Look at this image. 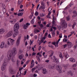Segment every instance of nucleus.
I'll use <instances>...</instances> for the list:
<instances>
[{"label": "nucleus", "instance_id": "obj_1", "mask_svg": "<svg viewBox=\"0 0 77 77\" xmlns=\"http://www.w3.org/2000/svg\"><path fill=\"white\" fill-rule=\"evenodd\" d=\"M17 54V49L14 48H13L11 51H8L7 54L8 58V60H11L12 57L13 56V57H14L15 54Z\"/></svg>", "mask_w": 77, "mask_h": 77}, {"label": "nucleus", "instance_id": "obj_2", "mask_svg": "<svg viewBox=\"0 0 77 77\" xmlns=\"http://www.w3.org/2000/svg\"><path fill=\"white\" fill-rule=\"evenodd\" d=\"M15 40L14 39H12L11 38H8V39L7 44L8 45H12L14 44V42Z\"/></svg>", "mask_w": 77, "mask_h": 77}, {"label": "nucleus", "instance_id": "obj_3", "mask_svg": "<svg viewBox=\"0 0 77 77\" xmlns=\"http://www.w3.org/2000/svg\"><path fill=\"white\" fill-rule=\"evenodd\" d=\"M6 66H7V65H6V61H4L3 62V64L2 66L1 67V70L2 71H4L5 70L6 68Z\"/></svg>", "mask_w": 77, "mask_h": 77}, {"label": "nucleus", "instance_id": "obj_4", "mask_svg": "<svg viewBox=\"0 0 77 77\" xmlns=\"http://www.w3.org/2000/svg\"><path fill=\"white\" fill-rule=\"evenodd\" d=\"M41 6H40L39 8V9H42V10H44L45 9V3L43 1H41Z\"/></svg>", "mask_w": 77, "mask_h": 77}, {"label": "nucleus", "instance_id": "obj_5", "mask_svg": "<svg viewBox=\"0 0 77 77\" xmlns=\"http://www.w3.org/2000/svg\"><path fill=\"white\" fill-rule=\"evenodd\" d=\"M0 47L1 48H7L8 46L5 44L4 42H2L1 43Z\"/></svg>", "mask_w": 77, "mask_h": 77}, {"label": "nucleus", "instance_id": "obj_6", "mask_svg": "<svg viewBox=\"0 0 77 77\" xmlns=\"http://www.w3.org/2000/svg\"><path fill=\"white\" fill-rule=\"evenodd\" d=\"M61 23H62V26L63 27H64V28H66L67 27V24L66 23V22H65V20H62V19H61Z\"/></svg>", "mask_w": 77, "mask_h": 77}, {"label": "nucleus", "instance_id": "obj_7", "mask_svg": "<svg viewBox=\"0 0 77 77\" xmlns=\"http://www.w3.org/2000/svg\"><path fill=\"white\" fill-rule=\"evenodd\" d=\"M19 27H20L19 23H16V24H14V30H18L19 29Z\"/></svg>", "mask_w": 77, "mask_h": 77}, {"label": "nucleus", "instance_id": "obj_8", "mask_svg": "<svg viewBox=\"0 0 77 77\" xmlns=\"http://www.w3.org/2000/svg\"><path fill=\"white\" fill-rule=\"evenodd\" d=\"M13 33H14L13 31H11L7 34L6 36L7 37H10V36H11L13 35Z\"/></svg>", "mask_w": 77, "mask_h": 77}, {"label": "nucleus", "instance_id": "obj_9", "mask_svg": "<svg viewBox=\"0 0 77 77\" xmlns=\"http://www.w3.org/2000/svg\"><path fill=\"white\" fill-rule=\"evenodd\" d=\"M57 71H58L59 73H62V68L60 66H58L56 68Z\"/></svg>", "mask_w": 77, "mask_h": 77}, {"label": "nucleus", "instance_id": "obj_10", "mask_svg": "<svg viewBox=\"0 0 77 77\" xmlns=\"http://www.w3.org/2000/svg\"><path fill=\"white\" fill-rule=\"evenodd\" d=\"M15 32L13 35V38H15L16 37V36L18 34V30H14Z\"/></svg>", "mask_w": 77, "mask_h": 77}, {"label": "nucleus", "instance_id": "obj_11", "mask_svg": "<svg viewBox=\"0 0 77 77\" xmlns=\"http://www.w3.org/2000/svg\"><path fill=\"white\" fill-rule=\"evenodd\" d=\"M35 65V62L33 60H32L31 62V66H30V68H32Z\"/></svg>", "mask_w": 77, "mask_h": 77}, {"label": "nucleus", "instance_id": "obj_12", "mask_svg": "<svg viewBox=\"0 0 77 77\" xmlns=\"http://www.w3.org/2000/svg\"><path fill=\"white\" fill-rule=\"evenodd\" d=\"M48 68H50V69H54L55 68V65H48Z\"/></svg>", "mask_w": 77, "mask_h": 77}, {"label": "nucleus", "instance_id": "obj_13", "mask_svg": "<svg viewBox=\"0 0 77 77\" xmlns=\"http://www.w3.org/2000/svg\"><path fill=\"white\" fill-rule=\"evenodd\" d=\"M9 72H10V73H11V74H14V70H13L12 67H9Z\"/></svg>", "mask_w": 77, "mask_h": 77}, {"label": "nucleus", "instance_id": "obj_14", "mask_svg": "<svg viewBox=\"0 0 77 77\" xmlns=\"http://www.w3.org/2000/svg\"><path fill=\"white\" fill-rule=\"evenodd\" d=\"M69 60L71 62L74 63V62H75V59L74 58H70L69 59Z\"/></svg>", "mask_w": 77, "mask_h": 77}, {"label": "nucleus", "instance_id": "obj_15", "mask_svg": "<svg viewBox=\"0 0 77 77\" xmlns=\"http://www.w3.org/2000/svg\"><path fill=\"white\" fill-rule=\"evenodd\" d=\"M45 39V37L42 38H41L40 42H39L38 44L39 45H41V43L43 42H44V41Z\"/></svg>", "mask_w": 77, "mask_h": 77}, {"label": "nucleus", "instance_id": "obj_16", "mask_svg": "<svg viewBox=\"0 0 77 77\" xmlns=\"http://www.w3.org/2000/svg\"><path fill=\"white\" fill-rule=\"evenodd\" d=\"M64 57H65V59H68L69 57V55L66 53H64Z\"/></svg>", "mask_w": 77, "mask_h": 77}, {"label": "nucleus", "instance_id": "obj_17", "mask_svg": "<svg viewBox=\"0 0 77 77\" xmlns=\"http://www.w3.org/2000/svg\"><path fill=\"white\" fill-rule=\"evenodd\" d=\"M48 53L50 54L51 53V54L50 55V57L52 56L53 55V53H54V51H50L48 52Z\"/></svg>", "mask_w": 77, "mask_h": 77}, {"label": "nucleus", "instance_id": "obj_18", "mask_svg": "<svg viewBox=\"0 0 77 77\" xmlns=\"http://www.w3.org/2000/svg\"><path fill=\"white\" fill-rule=\"evenodd\" d=\"M5 32V29H4L2 28L0 29V34H2Z\"/></svg>", "mask_w": 77, "mask_h": 77}, {"label": "nucleus", "instance_id": "obj_19", "mask_svg": "<svg viewBox=\"0 0 77 77\" xmlns=\"http://www.w3.org/2000/svg\"><path fill=\"white\" fill-rule=\"evenodd\" d=\"M73 13L74 14V15L72 16V17H76L77 16V12L76 11L74 10L73 11Z\"/></svg>", "mask_w": 77, "mask_h": 77}, {"label": "nucleus", "instance_id": "obj_20", "mask_svg": "<svg viewBox=\"0 0 77 77\" xmlns=\"http://www.w3.org/2000/svg\"><path fill=\"white\" fill-rule=\"evenodd\" d=\"M24 57V55H23V54H21L19 56V59H20V60H21V59H23V58Z\"/></svg>", "mask_w": 77, "mask_h": 77}, {"label": "nucleus", "instance_id": "obj_21", "mask_svg": "<svg viewBox=\"0 0 77 77\" xmlns=\"http://www.w3.org/2000/svg\"><path fill=\"white\" fill-rule=\"evenodd\" d=\"M68 75H69L70 74L71 76H72L73 75V73L72 71H70L67 72Z\"/></svg>", "mask_w": 77, "mask_h": 77}, {"label": "nucleus", "instance_id": "obj_22", "mask_svg": "<svg viewBox=\"0 0 77 77\" xmlns=\"http://www.w3.org/2000/svg\"><path fill=\"white\" fill-rule=\"evenodd\" d=\"M37 59V60H38L39 63H40L41 62V59L39 57V56H36Z\"/></svg>", "mask_w": 77, "mask_h": 77}, {"label": "nucleus", "instance_id": "obj_23", "mask_svg": "<svg viewBox=\"0 0 77 77\" xmlns=\"http://www.w3.org/2000/svg\"><path fill=\"white\" fill-rule=\"evenodd\" d=\"M23 52V50L20 49H19V52L18 53V55L20 54H22Z\"/></svg>", "mask_w": 77, "mask_h": 77}, {"label": "nucleus", "instance_id": "obj_24", "mask_svg": "<svg viewBox=\"0 0 77 77\" xmlns=\"http://www.w3.org/2000/svg\"><path fill=\"white\" fill-rule=\"evenodd\" d=\"M66 19L67 21H69L71 20V17L69 16H67L66 18Z\"/></svg>", "mask_w": 77, "mask_h": 77}, {"label": "nucleus", "instance_id": "obj_25", "mask_svg": "<svg viewBox=\"0 0 77 77\" xmlns=\"http://www.w3.org/2000/svg\"><path fill=\"white\" fill-rule=\"evenodd\" d=\"M43 73L44 74L47 73V69H42Z\"/></svg>", "mask_w": 77, "mask_h": 77}, {"label": "nucleus", "instance_id": "obj_26", "mask_svg": "<svg viewBox=\"0 0 77 77\" xmlns=\"http://www.w3.org/2000/svg\"><path fill=\"white\" fill-rule=\"evenodd\" d=\"M34 32L35 33H37V32H39V30L36 29V28H35L34 30Z\"/></svg>", "mask_w": 77, "mask_h": 77}, {"label": "nucleus", "instance_id": "obj_27", "mask_svg": "<svg viewBox=\"0 0 77 77\" xmlns=\"http://www.w3.org/2000/svg\"><path fill=\"white\" fill-rule=\"evenodd\" d=\"M20 41L17 40V42H16V45L17 46H19V45H20Z\"/></svg>", "mask_w": 77, "mask_h": 77}, {"label": "nucleus", "instance_id": "obj_28", "mask_svg": "<svg viewBox=\"0 0 77 77\" xmlns=\"http://www.w3.org/2000/svg\"><path fill=\"white\" fill-rule=\"evenodd\" d=\"M67 44H68V45L69 46V47H70L72 43L71 42H67Z\"/></svg>", "mask_w": 77, "mask_h": 77}, {"label": "nucleus", "instance_id": "obj_29", "mask_svg": "<svg viewBox=\"0 0 77 77\" xmlns=\"http://www.w3.org/2000/svg\"><path fill=\"white\" fill-rule=\"evenodd\" d=\"M20 65V60H17V66H19V65Z\"/></svg>", "mask_w": 77, "mask_h": 77}, {"label": "nucleus", "instance_id": "obj_30", "mask_svg": "<svg viewBox=\"0 0 77 77\" xmlns=\"http://www.w3.org/2000/svg\"><path fill=\"white\" fill-rule=\"evenodd\" d=\"M59 56L61 59H63V56H62V54L60 52L59 54Z\"/></svg>", "mask_w": 77, "mask_h": 77}, {"label": "nucleus", "instance_id": "obj_31", "mask_svg": "<svg viewBox=\"0 0 77 77\" xmlns=\"http://www.w3.org/2000/svg\"><path fill=\"white\" fill-rule=\"evenodd\" d=\"M23 15V13H20L18 14L17 15L21 17Z\"/></svg>", "mask_w": 77, "mask_h": 77}, {"label": "nucleus", "instance_id": "obj_32", "mask_svg": "<svg viewBox=\"0 0 77 77\" xmlns=\"http://www.w3.org/2000/svg\"><path fill=\"white\" fill-rule=\"evenodd\" d=\"M52 36L53 37H54L55 36V32L54 31H53L52 32Z\"/></svg>", "mask_w": 77, "mask_h": 77}, {"label": "nucleus", "instance_id": "obj_33", "mask_svg": "<svg viewBox=\"0 0 77 77\" xmlns=\"http://www.w3.org/2000/svg\"><path fill=\"white\" fill-rule=\"evenodd\" d=\"M12 58L11 59V61L12 62H15V60H14V57H13V56H12Z\"/></svg>", "mask_w": 77, "mask_h": 77}, {"label": "nucleus", "instance_id": "obj_34", "mask_svg": "<svg viewBox=\"0 0 77 77\" xmlns=\"http://www.w3.org/2000/svg\"><path fill=\"white\" fill-rule=\"evenodd\" d=\"M77 66V64H74L72 65V67H76Z\"/></svg>", "mask_w": 77, "mask_h": 77}, {"label": "nucleus", "instance_id": "obj_35", "mask_svg": "<svg viewBox=\"0 0 77 77\" xmlns=\"http://www.w3.org/2000/svg\"><path fill=\"white\" fill-rule=\"evenodd\" d=\"M4 57V55H2L0 58V61H2L3 60V59Z\"/></svg>", "mask_w": 77, "mask_h": 77}, {"label": "nucleus", "instance_id": "obj_36", "mask_svg": "<svg viewBox=\"0 0 77 77\" xmlns=\"http://www.w3.org/2000/svg\"><path fill=\"white\" fill-rule=\"evenodd\" d=\"M55 24H56V22H55V20H53L52 22V26L54 25Z\"/></svg>", "mask_w": 77, "mask_h": 77}, {"label": "nucleus", "instance_id": "obj_37", "mask_svg": "<svg viewBox=\"0 0 77 77\" xmlns=\"http://www.w3.org/2000/svg\"><path fill=\"white\" fill-rule=\"evenodd\" d=\"M28 27L26 25H24L23 26V28L24 29H27V28Z\"/></svg>", "mask_w": 77, "mask_h": 77}, {"label": "nucleus", "instance_id": "obj_38", "mask_svg": "<svg viewBox=\"0 0 77 77\" xmlns=\"http://www.w3.org/2000/svg\"><path fill=\"white\" fill-rule=\"evenodd\" d=\"M21 36L20 35L19 36V37H18V38L17 39V40L18 41H20V40L21 39Z\"/></svg>", "mask_w": 77, "mask_h": 77}, {"label": "nucleus", "instance_id": "obj_39", "mask_svg": "<svg viewBox=\"0 0 77 77\" xmlns=\"http://www.w3.org/2000/svg\"><path fill=\"white\" fill-rule=\"evenodd\" d=\"M60 41V38H59L58 41H57L56 42V44H57V45H58L59 41Z\"/></svg>", "mask_w": 77, "mask_h": 77}, {"label": "nucleus", "instance_id": "obj_40", "mask_svg": "<svg viewBox=\"0 0 77 77\" xmlns=\"http://www.w3.org/2000/svg\"><path fill=\"white\" fill-rule=\"evenodd\" d=\"M52 28H53L54 30H56L57 29V28L54 26H52Z\"/></svg>", "mask_w": 77, "mask_h": 77}, {"label": "nucleus", "instance_id": "obj_41", "mask_svg": "<svg viewBox=\"0 0 77 77\" xmlns=\"http://www.w3.org/2000/svg\"><path fill=\"white\" fill-rule=\"evenodd\" d=\"M35 16H38V12H37V11H35Z\"/></svg>", "mask_w": 77, "mask_h": 77}, {"label": "nucleus", "instance_id": "obj_42", "mask_svg": "<svg viewBox=\"0 0 77 77\" xmlns=\"http://www.w3.org/2000/svg\"><path fill=\"white\" fill-rule=\"evenodd\" d=\"M20 74L19 75V76H20V75H21V71H20V72H19L17 73V74Z\"/></svg>", "mask_w": 77, "mask_h": 77}, {"label": "nucleus", "instance_id": "obj_43", "mask_svg": "<svg viewBox=\"0 0 77 77\" xmlns=\"http://www.w3.org/2000/svg\"><path fill=\"white\" fill-rule=\"evenodd\" d=\"M39 26H40V27L42 28H43L44 27V25L42 24H39Z\"/></svg>", "mask_w": 77, "mask_h": 77}, {"label": "nucleus", "instance_id": "obj_44", "mask_svg": "<svg viewBox=\"0 0 77 77\" xmlns=\"http://www.w3.org/2000/svg\"><path fill=\"white\" fill-rule=\"evenodd\" d=\"M33 41H32L31 40H30V45H32V44H33Z\"/></svg>", "mask_w": 77, "mask_h": 77}, {"label": "nucleus", "instance_id": "obj_45", "mask_svg": "<svg viewBox=\"0 0 77 77\" xmlns=\"http://www.w3.org/2000/svg\"><path fill=\"white\" fill-rule=\"evenodd\" d=\"M10 19H11L12 20L13 18H14V15H11L10 17Z\"/></svg>", "mask_w": 77, "mask_h": 77}, {"label": "nucleus", "instance_id": "obj_46", "mask_svg": "<svg viewBox=\"0 0 77 77\" xmlns=\"http://www.w3.org/2000/svg\"><path fill=\"white\" fill-rule=\"evenodd\" d=\"M35 69H36V68H32V72H33V71H35Z\"/></svg>", "mask_w": 77, "mask_h": 77}, {"label": "nucleus", "instance_id": "obj_47", "mask_svg": "<svg viewBox=\"0 0 77 77\" xmlns=\"http://www.w3.org/2000/svg\"><path fill=\"white\" fill-rule=\"evenodd\" d=\"M59 37L60 38H62V34H60Z\"/></svg>", "mask_w": 77, "mask_h": 77}, {"label": "nucleus", "instance_id": "obj_48", "mask_svg": "<svg viewBox=\"0 0 77 77\" xmlns=\"http://www.w3.org/2000/svg\"><path fill=\"white\" fill-rule=\"evenodd\" d=\"M67 39L66 38H64L63 40V41L64 42H67Z\"/></svg>", "mask_w": 77, "mask_h": 77}, {"label": "nucleus", "instance_id": "obj_49", "mask_svg": "<svg viewBox=\"0 0 77 77\" xmlns=\"http://www.w3.org/2000/svg\"><path fill=\"white\" fill-rule=\"evenodd\" d=\"M31 23L33 24L34 23V19H32L31 21Z\"/></svg>", "mask_w": 77, "mask_h": 77}, {"label": "nucleus", "instance_id": "obj_50", "mask_svg": "<svg viewBox=\"0 0 77 77\" xmlns=\"http://www.w3.org/2000/svg\"><path fill=\"white\" fill-rule=\"evenodd\" d=\"M18 4H19V5H20V4H21V3H22V1L19 0V1H18Z\"/></svg>", "mask_w": 77, "mask_h": 77}, {"label": "nucleus", "instance_id": "obj_51", "mask_svg": "<svg viewBox=\"0 0 77 77\" xmlns=\"http://www.w3.org/2000/svg\"><path fill=\"white\" fill-rule=\"evenodd\" d=\"M51 10H52V8H51L50 7L48 8V12H50V11H51Z\"/></svg>", "mask_w": 77, "mask_h": 77}, {"label": "nucleus", "instance_id": "obj_52", "mask_svg": "<svg viewBox=\"0 0 77 77\" xmlns=\"http://www.w3.org/2000/svg\"><path fill=\"white\" fill-rule=\"evenodd\" d=\"M55 60V62H56V63H58V62H59L58 59H57V58L55 60Z\"/></svg>", "mask_w": 77, "mask_h": 77}, {"label": "nucleus", "instance_id": "obj_53", "mask_svg": "<svg viewBox=\"0 0 77 77\" xmlns=\"http://www.w3.org/2000/svg\"><path fill=\"white\" fill-rule=\"evenodd\" d=\"M48 34V33H46L45 34V36L44 37V38H46V36H47Z\"/></svg>", "mask_w": 77, "mask_h": 77}, {"label": "nucleus", "instance_id": "obj_54", "mask_svg": "<svg viewBox=\"0 0 77 77\" xmlns=\"http://www.w3.org/2000/svg\"><path fill=\"white\" fill-rule=\"evenodd\" d=\"M40 15L41 17H44V14H43V13H42V14H40Z\"/></svg>", "mask_w": 77, "mask_h": 77}, {"label": "nucleus", "instance_id": "obj_55", "mask_svg": "<svg viewBox=\"0 0 77 77\" xmlns=\"http://www.w3.org/2000/svg\"><path fill=\"white\" fill-rule=\"evenodd\" d=\"M3 12H4V13H5V12H6V10L5 9V8H4V9H3Z\"/></svg>", "mask_w": 77, "mask_h": 77}, {"label": "nucleus", "instance_id": "obj_56", "mask_svg": "<svg viewBox=\"0 0 77 77\" xmlns=\"http://www.w3.org/2000/svg\"><path fill=\"white\" fill-rule=\"evenodd\" d=\"M53 20H56V18H55V17H54V16H53Z\"/></svg>", "mask_w": 77, "mask_h": 77}, {"label": "nucleus", "instance_id": "obj_57", "mask_svg": "<svg viewBox=\"0 0 77 77\" xmlns=\"http://www.w3.org/2000/svg\"><path fill=\"white\" fill-rule=\"evenodd\" d=\"M68 8H69V5H67V7H66L64 9V10H66L68 9Z\"/></svg>", "mask_w": 77, "mask_h": 77}, {"label": "nucleus", "instance_id": "obj_58", "mask_svg": "<svg viewBox=\"0 0 77 77\" xmlns=\"http://www.w3.org/2000/svg\"><path fill=\"white\" fill-rule=\"evenodd\" d=\"M25 25L27 26V27H28V26H30V23H26V24Z\"/></svg>", "mask_w": 77, "mask_h": 77}, {"label": "nucleus", "instance_id": "obj_59", "mask_svg": "<svg viewBox=\"0 0 77 77\" xmlns=\"http://www.w3.org/2000/svg\"><path fill=\"white\" fill-rule=\"evenodd\" d=\"M24 11V9H22V10H19V12H23Z\"/></svg>", "mask_w": 77, "mask_h": 77}, {"label": "nucleus", "instance_id": "obj_60", "mask_svg": "<svg viewBox=\"0 0 77 77\" xmlns=\"http://www.w3.org/2000/svg\"><path fill=\"white\" fill-rule=\"evenodd\" d=\"M75 27V24H73V25L72 26V29H74V27Z\"/></svg>", "mask_w": 77, "mask_h": 77}, {"label": "nucleus", "instance_id": "obj_61", "mask_svg": "<svg viewBox=\"0 0 77 77\" xmlns=\"http://www.w3.org/2000/svg\"><path fill=\"white\" fill-rule=\"evenodd\" d=\"M35 55H36V53L35 52H33L32 54V56H35Z\"/></svg>", "mask_w": 77, "mask_h": 77}, {"label": "nucleus", "instance_id": "obj_62", "mask_svg": "<svg viewBox=\"0 0 77 77\" xmlns=\"http://www.w3.org/2000/svg\"><path fill=\"white\" fill-rule=\"evenodd\" d=\"M57 59V58H56V57L55 56H54V60H55L56 59Z\"/></svg>", "mask_w": 77, "mask_h": 77}, {"label": "nucleus", "instance_id": "obj_63", "mask_svg": "<svg viewBox=\"0 0 77 77\" xmlns=\"http://www.w3.org/2000/svg\"><path fill=\"white\" fill-rule=\"evenodd\" d=\"M41 48H42V47H41V46H39V48H38V50L40 51L41 50Z\"/></svg>", "mask_w": 77, "mask_h": 77}, {"label": "nucleus", "instance_id": "obj_64", "mask_svg": "<svg viewBox=\"0 0 77 77\" xmlns=\"http://www.w3.org/2000/svg\"><path fill=\"white\" fill-rule=\"evenodd\" d=\"M48 38H51V35L50 34L48 35Z\"/></svg>", "mask_w": 77, "mask_h": 77}]
</instances>
